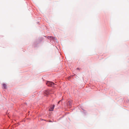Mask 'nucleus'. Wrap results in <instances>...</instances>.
<instances>
[{
    "label": "nucleus",
    "instance_id": "nucleus-1",
    "mask_svg": "<svg viewBox=\"0 0 129 129\" xmlns=\"http://www.w3.org/2000/svg\"><path fill=\"white\" fill-rule=\"evenodd\" d=\"M46 84L48 86H52L54 85V83L53 82L48 81L46 83Z\"/></svg>",
    "mask_w": 129,
    "mask_h": 129
},
{
    "label": "nucleus",
    "instance_id": "nucleus-2",
    "mask_svg": "<svg viewBox=\"0 0 129 129\" xmlns=\"http://www.w3.org/2000/svg\"><path fill=\"white\" fill-rule=\"evenodd\" d=\"M51 93V91L49 90H46L44 91V94L47 95Z\"/></svg>",
    "mask_w": 129,
    "mask_h": 129
},
{
    "label": "nucleus",
    "instance_id": "nucleus-3",
    "mask_svg": "<svg viewBox=\"0 0 129 129\" xmlns=\"http://www.w3.org/2000/svg\"><path fill=\"white\" fill-rule=\"evenodd\" d=\"M72 101H68L67 103V105L69 106V107H70L72 104Z\"/></svg>",
    "mask_w": 129,
    "mask_h": 129
},
{
    "label": "nucleus",
    "instance_id": "nucleus-4",
    "mask_svg": "<svg viewBox=\"0 0 129 129\" xmlns=\"http://www.w3.org/2000/svg\"><path fill=\"white\" fill-rule=\"evenodd\" d=\"M51 107V108L49 109V110L50 111H52L53 110V109H54L55 105H53Z\"/></svg>",
    "mask_w": 129,
    "mask_h": 129
},
{
    "label": "nucleus",
    "instance_id": "nucleus-5",
    "mask_svg": "<svg viewBox=\"0 0 129 129\" xmlns=\"http://www.w3.org/2000/svg\"><path fill=\"white\" fill-rule=\"evenodd\" d=\"M3 86L5 89L6 88L7 85L5 84H3Z\"/></svg>",
    "mask_w": 129,
    "mask_h": 129
},
{
    "label": "nucleus",
    "instance_id": "nucleus-6",
    "mask_svg": "<svg viewBox=\"0 0 129 129\" xmlns=\"http://www.w3.org/2000/svg\"><path fill=\"white\" fill-rule=\"evenodd\" d=\"M49 37L52 38V39H53V38H54V37H48V38H49ZM48 38L49 39V38Z\"/></svg>",
    "mask_w": 129,
    "mask_h": 129
},
{
    "label": "nucleus",
    "instance_id": "nucleus-7",
    "mask_svg": "<svg viewBox=\"0 0 129 129\" xmlns=\"http://www.w3.org/2000/svg\"><path fill=\"white\" fill-rule=\"evenodd\" d=\"M61 101H59L58 103V104H59V103Z\"/></svg>",
    "mask_w": 129,
    "mask_h": 129
},
{
    "label": "nucleus",
    "instance_id": "nucleus-8",
    "mask_svg": "<svg viewBox=\"0 0 129 129\" xmlns=\"http://www.w3.org/2000/svg\"><path fill=\"white\" fill-rule=\"evenodd\" d=\"M49 122H51V121H49Z\"/></svg>",
    "mask_w": 129,
    "mask_h": 129
}]
</instances>
